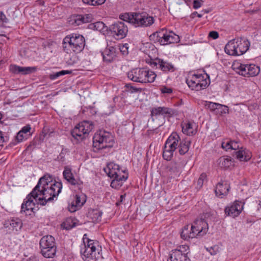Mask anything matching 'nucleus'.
Returning a JSON list of instances; mask_svg holds the SVG:
<instances>
[{
    "mask_svg": "<svg viewBox=\"0 0 261 261\" xmlns=\"http://www.w3.org/2000/svg\"><path fill=\"white\" fill-rule=\"evenodd\" d=\"M92 19V15L91 14L77 15L73 17V22L72 23L75 25H80L83 23L91 22Z\"/></svg>",
    "mask_w": 261,
    "mask_h": 261,
    "instance_id": "b1692460",
    "label": "nucleus"
},
{
    "mask_svg": "<svg viewBox=\"0 0 261 261\" xmlns=\"http://www.w3.org/2000/svg\"><path fill=\"white\" fill-rule=\"evenodd\" d=\"M31 129L30 125H27L22 127L16 136V139L18 142H19L22 141L24 139H27L28 137L30 135V132Z\"/></svg>",
    "mask_w": 261,
    "mask_h": 261,
    "instance_id": "bb28decb",
    "label": "nucleus"
},
{
    "mask_svg": "<svg viewBox=\"0 0 261 261\" xmlns=\"http://www.w3.org/2000/svg\"><path fill=\"white\" fill-rule=\"evenodd\" d=\"M205 106L211 111H214L218 109V107H223V105H222L212 102H208Z\"/></svg>",
    "mask_w": 261,
    "mask_h": 261,
    "instance_id": "c03bdc74",
    "label": "nucleus"
},
{
    "mask_svg": "<svg viewBox=\"0 0 261 261\" xmlns=\"http://www.w3.org/2000/svg\"><path fill=\"white\" fill-rule=\"evenodd\" d=\"M168 261H189V258L180 249H175L172 251Z\"/></svg>",
    "mask_w": 261,
    "mask_h": 261,
    "instance_id": "4be33fe9",
    "label": "nucleus"
},
{
    "mask_svg": "<svg viewBox=\"0 0 261 261\" xmlns=\"http://www.w3.org/2000/svg\"><path fill=\"white\" fill-rule=\"evenodd\" d=\"M105 25V24L102 22H96L94 23V27L96 28L97 30L98 29H103V27Z\"/></svg>",
    "mask_w": 261,
    "mask_h": 261,
    "instance_id": "5fc2aeb1",
    "label": "nucleus"
},
{
    "mask_svg": "<svg viewBox=\"0 0 261 261\" xmlns=\"http://www.w3.org/2000/svg\"><path fill=\"white\" fill-rule=\"evenodd\" d=\"M174 151L164 147L163 152V158L167 161H170L173 156Z\"/></svg>",
    "mask_w": 261,
    "mask_h": 261,
    "instance_id": "a19ab883",
    "label": "nucleus"
},
{
    "mask_svg": "<svg viewBox=\"0 0 261 261\" xmlns=\"http://www.w3.org/2000/svg\"><path fill=\"white\" fill-rule=\"evenodd\" d=\"M208 36L214 39H216L219 37V34L216 31H211L209 33Z\"/></svg>",
    "mask_w": 261,
    "mask_h": 261,
    "instance_id": "603ef678",
    "label": "nucleus"
},
{
    "mask_svg": "<svg viewBox=\"0 0 261 261\" xmlns=\"http://www.w3.org/2000/svg\"><path fill=\"white\" fill-rule=\"evenodd\" d=\"M258 108V106L256 103H254L249 107V109L251 110H253Z\"/></svg>",
    "mask_w": 261,
    "mask_h": 261,
    "instance_id": "e2e57ef3",
    "label": "nucleus"
},
{
    "mask_svg": "<svg viewBox=\"0 0 261 261\" xmlns=\"http://www.w3.org/2000/svg\"><path fill=\"white\" fill-rule=\"evenodd\" d=\"M166 30L165 29H162L159 31L153 33L150 36V40L154 43L158 42L160 44L161 42H162L161 39L164 36V33H165Z\"/></svg>",
    "mask_w": 261,
    "mask_h": 261,
    "instance_id": "72a5a7b5",
    "label": "nucleus"
},
{
    "mask_svg": "<svg viewBox=\"0 0 261 261\" xmlns=\"http://www.w3.org/2000/svg\"><path fill=\"white\" fill-rule=\"evenodd\" d=\"M82 2L87 5L92 6V0H82Z\"/></svg>",
    "mask_w": 261,
    "mask_h": 261,
    "instance_id": "69168bd1",
    "label": "nucleus"
},
{
    "mask_svg": "<svg viewBox=\"0 0 261 261\" xmlns=\"http://www.w3.org/2000/svg\"><path fill=\"white\" fill-rule=\"evenodd\" d=\"M186 83L189 88L193 90L200 91L205 88V84L202 83L201 86H197L195 80H194V74L192 76L190 80L187 79Z\"/></svg>",
    "mask_w": 261,
    "mask_h": 261,
    "instance_id": "7c9ffc66",
    "label": "nucleus"
},
{
    "mask_svg": "<svg viewBox=\"0 0 261 261\" xmlns=\"http://www.w3.org/2000/svg\"><path fill=\"white\" fill-rule=\"evenodd\" d=\"M250 43L247 39H234L229 41L225 45V53L231 56H240L249 49Z\"/></svg>",
    "mask_w": 261,
    "mask_h": 261,
    "instance_id": "423d86ee",
    "label": "nucleus"
},
{
    "mask_svg": "<svg viewBox=\"0 0 261 261\" xmlns=\"http://www.w3.org/2000/svg\"><path fill=\"white\" fill-rule=\"evenodd\" d=\"M10 225L13 230L18 231L22 227V223L19 218H13L10 221Z\"/></svg>",
    "mask_w": 261,
    "mask_h": 261,
    "instance_id": "c9c22d12",
    "label": "nucleus"
},
{
    "mask_svg": "<svg viewBox=\"0 0 261 261\" xmlns=\"http://www.w3.org/2000/svg\"><path fill=\"white\" fill-rule=\"evenodd\" d=\"M43 179H39L37 185L32 191V194L35 197H38L39 195H42V197L38 198L37 204L45 205L47 202L51 201L56 196L61 192L62 188V184L61 181L55 182V184L46 186V182Z\"/></svg>",
    "mask_w": 261,
    "mask_h": 261,
    "instance_id": "f257e3e1",
    "label": "nucleus"
},
{
    "mask_svg": "<svg viewBox=\"0 0 261 261\" xmlns=\"http://www.w3.org/2000/svg\"><path fill=\"white\" fill-rule=\"evenodd\" d=\"M37 70L36 67H20L16 65H11L10 70L14 74H28L35 72Z\"/></svg>",
    "mask_w": 261,
    "mask_h": 261,
    "instance_id": "a211bd4d",
    "label": "nucleus"
},
{
    "mask_svg": "<svg viewBox=\"0 0 261 261\" xmlns=\"http://www.w3.org/2000/svg\"><path fill=\"white\" fill-rule=\"evenodd\" d=\"M93 128V125L92 122L84 121L76 125L71 130V134L72 136L77 140H82L88 136Z\"/></svg>",
    "mask_w": 261,
    "mask_h": 261,
    "instance_id": "1a4fd4ad",
    "label": "nucleus"
},
{
    "mask_svg": "<svg viewBox=\"0 0 261 261\" xmlns=\"http://www.w3.org/2000/svg\"><path fill=\"white\" fill-rule=\"evenodd\" d=\"M111 34L117 39L124 38L128 32L127 27L123 22L118 21L109 27Z\"/></svg>",
    "mask_w": 261,
    "mask_h": 261,
    "instance_id": "9b49d317",
    "label": "nucleus"
},
{
    "mask_svg": "<svg viewBox=\"0 0 261 261\" xmlns=\"http://www.w3.org/2000/svg\"><path fill=\"white\" fill-rule=\"evenodd\" d=\"M207 250L210 252L211 255H215L218 252V247L217 246H214L210 248H207Z\"/></svg>",
    "mask_w": 261,
    "mask_h": 261,
    "instance_id": "8fccbe9b",
    "label": "nucleus"
},
{
    "mask_svg": "<svg viewBox=\"0 0 261 261\" xmlns=\"http://www.w3.org/2000/svg\"><path fill=\"white\" fill-rule=\"evenodd\" d=\"M211 216V215L210 213H206L204 214V218L203 219H204V220H206L207 222H208V219L210 218Z\"/></svg>",
    "mask_w": 261,
    "mask_h": 261,
    "instance_id": "0e129e2a",
    "label": "nucleus"
},
{
    "mask_svg": "<svg viewBox=\"0 0 261 261\" xmlns=\"http://www.w3.org/2000/svg\"><path fill=\"white\" fill-rule=\"evenodd\" d=\"M125 194L124 195H121L120 196L119 200L116 202V205H120V203H122V201H123V200L125 199Z\"/></svg>",
    "mask_w": 261,
    "mask_h": 261,
    "instance_id": "680f3d73",
    "label": "nucleus"
},
{
    "mask_svg": "<svg viewBox=\"0 0 261 261\" xmlns=\"http://www.w3.org/2000/svg\"><path fill=\"white\" fill-rule=\"evenodd\" d=\"M113 179L111 183V186L113 188L115 189H119L120 187H121L124 181H125L126 180H122V179H119L117 178H113Z\"/></svg>",
    "mask_w": 261,
    "mask_h": 261,
    "instance_id": "ea45409f",
    "label": "nucleus"
},
{
    "mask_svg": "<svg viewBox=\"0 0 261 261\" xmlns=\"http://www.w3.org/2000/svg\"><path fill=\"white\" fill-rule=\"evenodd\" d=\"M169 139H171L170 141L173 142V145L175 146L176 148L179 147V142L181 141L180 138L176 133H173L168 137Z\"/></svg>",
    "mask_w": 261,
    "mask_h": 261,
    "instance_id": "4c0bfd02",
    "label": "nucleus"
},
{
    "mask_svg": "<svg viewBox=\"0 0 261 261\" xmlns=\"http://www.w3.org/2000/svg\"><path fill=\"white\" fill-rule=\"evenodd\" d=\"M194 80L197 86H201V84L205 83V88L208 86V82H210L209 77L207 74L203 75L201 74H194Z\"/></svg>",
    "mask_w": 261,
    "mask_h": 261,
    "instance_id": "473e14b6",
    "label": "nucleus"
},
{
    "mask_svg": "<svg viewBox=\"0 0 261 261\" xmlns=\"http://www.w3.org/2000/svg\"><path fill=\"white\" fill-rule=\"evenodd\" d=\"M237 68L239 74L244 76H254L260 71L259 67L254 64H241Z\"/></svg>",
    "mask_w": 261,
    "mask_h": 261,
    "instance_id": "4468645a",
    "label": "nucleus"
},
{
    "mask_svg": "<svg viewBox=\"0 0 261 261\" xmlns=\"http://www.w3.org/2000/svg\"><path fill=\"white\" fill-rule=\"evenodd\" d=\"M182 165L180 163L173 162L167 167V172L171 176L177 175L180 172Z\"/></svg>",
    "mask_w": 261,
    "mask_h": 261,
    "instance_id": "a878e982",
    "label": "nucleus"
},
{
    "mask_svg": "<svg viewBox=\"0 0 261 261\" xmlns=\"http://www.w3.org/2000/svg\"><path fill=\"white\" fill-rule=\"evenodd\" d=\"M40 247L42 255L45 258H53L57 252L54 238L50 235L43 237L40 240Z\"/></svg>",
    "mask_w": 261,
    "mask_h": 261,
    "instance_id": "6e6552de",
    "label": "nucleus"
},
{
    "mask_svg": "<svg viewBox=\"0 0 261 261\" xmlns=\"http://www.w3.org/2000/svg\"><path fill=\"white\" fill-rule=\"evenodd\" d=\"M71 72V71L69 70H62L59 72H57L55 73L50 74L49 78L51 80H55L59 77L60 76L66 74H70Z\"/></svg>",
    "mask_w": 261,
    "mask_h": 261,
    "instance_id": "79ce46f5",
    "label": "nucleus"
},
{
    "mask_svg": "<svg viewBox=\"0 0 261 261\" xmlns=\"http://www.w3.org/2000/svg\"><path fill=\"white\" fill-rule=\"evenodd\" d=\"M38 198L35 197L34 194H32V192L27 196L24 200L21 207V213H23L26 215H31L32 213H35L39 209L38 206H36L34 202L35 199L36 201H38Z\"/></svg>",
    "mask_w": 261,
    "mask_h": 261,
    "instance_id": "9d476101",
    "label": "nucleus"
},
{
    "mask_svg": "<svg viewBox=\"0 0 261 261\" xmlns=\"http://www.w3.org/2000/svg\"><path fill=\"white\" fill-rule=\"evenodd\" d=\"M76 219H73L71 218H67L66 221L63 223L64 228L66 230H69L76 226Z\"/></svg>",
    "mask_w": 261,
    "mask_h": 261,
    "instance_id": "e433bc0d",
    "label": "nucleus"
},
{
    "mask_svg": "<svg viewBox=\"0 0 261 261\" xmlns=\"http://www.w3.org/2000/svg\"><path fill=\"white\" fill-rule=\"evenodd\" d=\"M94 215L96 216V219L97 220H100V218L102 215V212L99 211H95L94 212Z\"/></svg>",
    "mask_w": 261,
    "mask_h": 261,
    "instance_id": "6e6d98bb",
    "label": "nucleus"
},
{
    "mask_svg": "<svg viewBox=\"0 0 261 261\" xmlns=\"http://www.w3.org/2000/svg\"><path fill=\"white\" fill-rule=\"evenodd\" d=\"M151 65L156 66L157 68L160 69L164 72H173L175 70V67L171 63L160 59H156L151 63Z\"/></svg>",
    "mask_w": 261,
    "mask_h": 261,
    "instance_id": "dca6fc26",
    "label": "nucleus"
},
{
    "mask_svg": "<svg viewBox=\"0 0 261 261\" xmlns=\"http://www.w3.org/2000/svg\"><path fill=\"white\" fill-rule=\"evenodd\" d=\"M93 146L97 150L110 148L113 146L114 139L109 132L100 130L94 135L93 138Z\"/></svg>",
    "mask_w": 261,
    "mask_h": 261,
    "instance_id": "0eeeda50",
    "label": "nucleus"
},
{
    "mask_svg": "<svg viewBox=\"0 0 261 261\" xmlns=\"http://www.w3.org/2000/svg\"><path fill=\"white\" fill-rule=\"evenodd\" d=\"M206 176L205 173H202L200 177H199L198 180H197V187L198 188H201L202 187L204 180L205 179Z\"/></svg>",
    "mask_w": 261,
    "mask_h": 261,
    "instance_id": "49530a36",
    "label": "nucleus"
},
{
    "mask_svg": "<svg viewBox=\"0 0 261 261\" xmlns=\"http://www.w3.org/2000/svg\"><path fill=\"white\" fill-rule=\"evenodd\" d=\"M130 88H131V89H132V90H131V92H137V91H138V89H137V88H134V87H132V86H131V87H130Z\"/></svg>",
    "mask_w": 261,
    "mask_h": 261,
    "instance_id": "774afa93",
    "label": "nucleus"
},
{
    "mask_svg": "<svg viewBox=\"0 0 261 261\" xmlns=\"http://www.w3.org/2000/svg\"><path fill=\"white\" fill-rule=\"evenodd\" d=\"M0 17H2V27L4 25V23H7L8 22V19L5 16V15L3 13H0Z\"/></svg>",
    "mask_w": 261,
    "mask_h": 261,
    "instance_id": "864d4df0",
    "label": "nucleus"
},
{
    "mask_svg": "<svg viewBox=\"0 0 261 261\" xmlns=\"http://www.w3.org/2000/svg\"><path fill=\"white\" fill-rule=\"evenodd\" d=\"M231 149L235 150L239 149L238 151L234 152V155L240 161H247L251 159V152L249 150L244 149L242 147L240 148L238 142L231 141Z\"/></svg>",
    "mask_w": 261,
    "mask_h": 261,
    "instance_id": "ddd939ff",
    "label": "nucleus"
},
{
    "mask_svg": "<svg viewBox=\"0 0 261 261\" xmlns=\"http://www.w3.org/2000/svg\"><path fill=\"white\" fill-rule=\"evenodd\" d=\"M160 44L164 45L168 44L177 43L180 41L178 35L175 34L172 31L167 32V30L164 33V36L161 39Z\"/></svg>",
    "mask_w": 261,
    "mask_h": 261,
    "instance_id": "6ab92c4d",
    "label": "nucleus"
},
{
    "mask_svg": "<svg viewBox=\"0 0 261 261\" xmlns=\"http://www.w3.org/2000/svg\"><path fill=\"white\" fill-rule=\"evenodd\" d=\"M195 234V232L193 231V229L190 228V226L189 225H187L183 228L181 232L180 236L182 239L187 240L189 239L196 237Z\"/></svg>",
    "mask_w": 261,
    "mask_h": 261,
    "instance_id": "c756f323",
    "label": "nucleus"
},
{
    "mask_svg": "<svg viewBox=\"0 0 261 261\" xmlns=\"http://www.w3.org/2000/svg\"><path fill=\"white\" fill-rule=\"evenodd\" d=\"M193 126L194 124L189 121L182 123V132L188 136H193L197 132L196 129L194 128Z\"/></svg>",
    "mask_w": 261,
    "mask_h": 261,
    "instance_id": "c85d7f7f",
    "label": "nucleus"
},
{
    "mask_svg": "<svg viewBox=\"0 0 261 261\" xmlns=\"http://www.w3.org/2000/svg\"><path fill=\"white\" fill-rule=\"evenodd\" d=\"M105 2L106 0H92V6L101 5Z\"/></svg>",
    "mask_w": 261,
    "mask_h": 261,
    "instance_id": "4d7b16f0",
    "label": "nucleus"
},
{
    "mask_svg": "<svg viewBox=\"0 0 261 261\" xmlns=\"http://www.w3.org/2000/svg\"><path fill=\"white\" fill-rule=\"evenodd\" d=\"M171 109L167 107L153 108L151 110V116L153 120L156 119L159 116H165L166 115H171Z\"/></svg>",
    "mask_w": 261,
    "mask_h": 261,
    "instance_id": "412c9836",
    "label": "nucleus"
},
{
    "mask_svg": "<svg viewBox=\"0 0 261 261\" xmlns=\"http://www.w3.org/2000/svg\"><path fill=\"white\" fill-rule=\"evenodd\" d=\"M113 178H117L119 179L126 180L128 178V173L125 172V169H120L117 174Z\"/></svg>",
    "mask_w": 261,
    "mask_h": 261,
    "instance_id": "58836bf2",
    "label": "nucleus"
},
{
    "mask_svg": "<svg viewBox=\"0 0 261 261\" xmlns=\"http://www.w3.org/2000/svg\"><path fill=\"white\" fill-rule=\"evenodd\" d=\"M171 139L168 138L167 140L164 147L167 148V149L171 150L173 151H174L176 150V148L174 145H173V142L170 141Z\"/></svg>",
    "mask_w": 261,
    "mask_h": 261,
    "instance_id": "a18cd8bd",
    "label": "nucleus"
},
{
    "mask_svg": "<svg viewBox=\"0 0 261 261\" xmlns=\"http://www.w3.org/2000/svg\"><path fill=\"white\" fill-rule=\"evenodd\" d=\"M9 140V138L7 136H4V133L0 130V146H3V143L7 142Z\"/></svg>",
    "mask_w": 261,
    "mask_h": 261,
    "instance_id": "de8ad7c7",
    "label": "nucleus"
},
{
    "mask_svg": "<svg viewBox=\"0 0 261 261\" xmlns=\"http://www.w3.org/2000/svg\"><path fill=\"white\" fill-rule=\"evenodd\" d=\"M117 50L114 46L107 47L102 53L103 61L107 63L112 62L116 57Z\"/></svg>",
    "mask_w": 261,
    "mask_h": 261,
    "instance_id": "aec40b11",
    "label": "nucleus"
},
{
    "mask_svg": "<svg viewBox=\"0 0 261 261\" xmlns=\"http://www.w3.org/2000/svg\"><path fill=\"white\" fill-rule=\"evenodd\" d=\"M230 188L229 185L226 181H221L216 186L215 189L216 195L220 198H223L227 195Z\"/></svg>",
    "mask_w": 261,
    "mask_h": 261,
    "instance_id": "f3484780",
    "label": "nucleus"
},
{
    "mask_svg": "<svg viewBox=\"0 0 261 261\" xmlns=\"http://www.w3.org/2000/svg\"><path fill=\"white\" fill-rule=\"evenodd\" d=\"M191 143V140L188 138L183 139L180 141L178 147L180 154L184 155L189 151Z\"/></svg>",
    "mask_w": 261,
    "mask_h": 261,
    "instance_id": "cd10ccee",
    "label": "nucleus"
},
{
    "mask_svg": "<svg viewBox=\"0 0 261 261\" xmlns=\"http://www.w3.org/2000/svg\"><path fill=\"white\" fill-rule=\"evenodd\" d=\"M64 178L72 185H80L79 180L74 177L71 172V169L68 166H65L63 172Z\"/></svg>",
    "mask_w": 261,
    "mask_h": 261,
    "instance_id": "393cba45",
    "label": "nucleus"
},
{
    "mask_svg": "<svg viewBox=\"0 0 261 261\" xmlns=\"http://www.w3.org/2000/svg\"><path fill=\"white\" fill-rule=\"evenodd\" d=\"M196 15H197V16L199 18H201L202 16V14H198L197 12H194L191 14L192 17L194 18Z\"/></svg>",
    "mask_w": 261,
    "mask_h": 261,
    "instance_id": "338daca9",
    "label": "nucleus"
},
{
    "mask_svg": "<svg viewBox=\"0 0 261 261\" xmlns=\"http://www.w3.org/2000/svg\"><path fill=\"white\" fill-rule=\"evenodd\" d=\"M243 204L241 201H235L233 204L225 207V214L233 218L237 217L243 210Z\"/></svg>",
    "mask_w": 261,
    "mask_h": 261,
    "instance_id": "2eb2a0df",
    "label": "nucleus"
},
{
    "mask_svg": "<svg viewBox=\"0 0 261 261\" xmlns=\"http://www.w3.org/2000/svg\"><path fill=\"white\" fill-rule=\"evenodd\" d=\"M129 79L133 82L141 83H152L156 76V74L145 68H135L127 73Z\"/></svg>",
    "mask_w": 261,
    "mask_h": 261,
    "instance_id": "39448f33",
    "label": "nucleus"
},
{
    "mask_svg": "<svg viewBox=\"0 0 261 261\" xmlns=\"http://www.w3.org/2000/svg\"><path fill=\"white\" fill-rule=\"evenodd\" d=\"M120 19L132 24L135 27H147L151 25L154 19L145 12L125 13L120 15Z\"/></svg>",
    "mask_w": 261,
    "mask_h": 261,
    "instance_id": "7ed1b4c3",
    "label": "nucleus"
},
{
    "mask_svg": "<svg viewBox=\"0 0 261 261\" xmlns=\"http://www.w3.org/2000/svg\"><path fill=\"white\" fill-rule=\"evenodd\" d=\"M42 178L43 179V180H44L43 181H44V182H46L47 185H45L46 187L50 186V185L55 184V182H56V181H53V178H52L51 176H50L48 174L44 175L43 177H41L40 179H42Z\"/></svg>",
    "mask_w": 261,
    "mask_h": 261,
    "instance_id": "37998d69",
    "label": "nucleus"
},
{
    "mask_svg": "<svg viewBox=\"0 0 261 261\" xmlns=\"http://www.w3.org/2000/svg\"><path fill=\"white\" fill-rule=\"evenodd\" d=\"M85 46V40L82 35L73 34L64 38L62 43L64 51L67 54H72L70 60L67 61L69 64H73L75 62V54L82 51Z\"/></svg>",
    "mask_w": 261,
    "mask_h": 261,
    "instance_id": "f03ea898",
    "label": "nucleus"
},
{
    "mask_svg": "<svg viewBox=\"0 0 261 261\" xmlns=\"http://www.w3.org/2000/svg\"><path fill=\"white\" fill-rule=\"evenodd\" d=\"M201 0H194L193 2V8L197 9L201 6Z\"/></svg>",
    "mask_w": 261,
    "mask_h": 261,
    "instance_id": "3c124183",
    "label": "nucleus"
},
{
    "mask_svg": "<svg viewBox=\"0 0 261 261\" xmlns=\"http://www.w3.org/2000/svg\"><path fill=\"white\" fill-rule=\"evenodd\" d=\"M84 197L82 198L80 196L76 195L74 199L68 207L69 211L71 212H74L81 207L86 202Z\"/></svg>",
    "mask_w": 261,
    "mask_h": 261,
    "instance_id": "5701e85b",
    "label": "nucleus"
},
{
    "mask_svg": "<svg viewBox=\"0 0 261 261\" xmlns=\"http://www.w3.org/2000/svg\"><path fill=\"white\" fill-rule=\"evenodd\" d=\"M231 141H223L222 143L221 146L223 148L227 150L229 149H231Z\"/></svg>",
    "mask_w": 261,
    "mask_h": 261,
    "instance_id": "09e8293b",
    "label": "nucleus"
},
{
    "mask_svg": "<svg viewBox=\"0 0 261 261\" xmlns=\"http://www.w3.org/2000/svg\"><path fill=\"white\" fill-rule=\"evenodd\" d=\"M218 163L222 168L226 169L232 165V162L230 157L222 156L218 160Z\"/></svg>",
    "mask_w": 261,
    "mask_h": 261,
    "instance_id": "f704fd0d",
    "label": "nucleus"
},
{
    "mask_svg": "<svg viewBox=\"0 0 261 261\" xmlns=\"http://www.w3.org/2000/svg\"><path fill=\"white\" fill-rule=\"evenodd\" d=\"M161 91L163 93H171L172 92V90L171 88L164 87L161 89Z\"/></svg>",
    "mask_w": 261,
    "mask_h": 261,
    "instance_id": "052dcab7",
    "label": "nucleus"
},
{
    "mask_svg": "<svg viewBox=\"0 0 261 261\" xmlns=\"http://www.w3.org/2000/svg\"><path fill=\"white\" fill-rule=\"evenodd\" d=\"M118 49H119L123 55L127 54V47L124 45H123L122 46L118 48Z\"/></svg>",
    "mask_w": 261,
    "mask_h": 261,
    "instance_id": "bf43d9fd",
    "label": "nucleus"
},
{
    "mask_svg": "<svg viewBox=\"0 0 261 261\" xmlns=\"http://www.w3.org/2000/svg\"><path fill=\"white\" fill-rule=\"evenodd\" d=\"M65 155V151L63 149L62 150L61 153H60L59 155L58 156V159L59 161H63L64 159Z\"/></svg>",
    "mask_w": 261,
    "mask_h": 261,
    "instance_id": "13d9d810",
    "label": "nucleus"
},
{
    "mask_svg": "<svg viewBox=\"0 0 261 261\" xmlns=\"http://www.w3.org/2000/svg\"><path fill=\"white\" fill-rule=\"evenodd\" d=\"M190 228L195 232V237L203 236L208 230V223L204 219H197L190 226Z\"/></svg>",
    "mask_w": 261,
    "mask_h": 261,
    "instance_id": "f8f14e48",
    "label": "nucleus"
},
{
    "mask_svg": "<svg viewBox=\"0 0 261 261\" xmlns=\"http://www.w3.org/2000/svg\"><path fill=\"white\" fill-rule=\"evenodd\" d=\"M85 234L83 237L84 243V248L81 250L82 258L84 261H97L100 257L99 252L101 251V247L97 241L87 239V244H86Z\"/></svg>",
    "mask_w": 261,
    "mask_h": 261,
    "instance_id": "20e7f679",
    "label": "nucleus"
},
{
    "mask_svg": "<svg viewBox=\"0 0 261 261\" xmlns=\"http://www.w3.org/2000/svg\"><path fill=\"white\" fill-rule=\"evenodd\" d=\"M120 169V167L119 165L111 163L107 165L108 171H105L110 177L113 178Z\"/></svg>",
    "mask_w": 261,
    "mask_h": 261,
    "instance_id": "2f4dec72",
    "label": "nucleus"
}]
</instances>
